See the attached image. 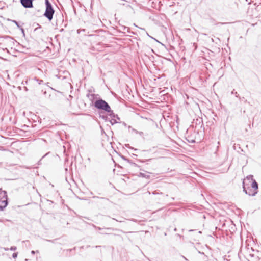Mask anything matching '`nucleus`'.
Here are the masks:
<instances>
[{
	"label": "nucleus",
	"instance_id": "cd10ccee",
	"mask_svg": "<svg viewBox=\"0 0 261 261\" xmlns=\"http://www.w3.org/2000/svg\"><path fill=\"white\" fill-rule=\"evenodd\" d=\"M125 29H127V30H128V29L126 27H124V30H125Z\"/></svg>",
	"mask_w": 261,
	"mask_h": 261
},
{
	"label": "nucleus",
	"instance_id": "ddd939ff",
	"mask_svg": "<svg viewBox=\"0 0 261 261\" xmlns=\"http://www.w3.org/2000/svg\"><path fill=\"white\" fill-rule=\"evenodd\" d=\"M16 249V247L15 246H12L11 248H10V250H12V251H14Z\"/></svg>",
	"mask_w": 261,
	"mask_h": 261
},
{
	"label": "nucleus",
	"instance_id": "f03ea898",
	"mask_svg": "<svg viewBox=\"0 0 261 261\" xmlns=\"http://www.w3.org/2000/svg\"><path fill=\"white\" fill-rule=\"evenodd\" d=\"M249 187H251V188H258L257 182L253 179V176L252 175L247 176L244 178L243 181V188L244 190L248 189Z\"/></svg>",
	"mask_w": 261,
	"mask_h": 261
},
{
	"label": "nucleus",
	"instance_id": "aec40b11",
	"mask_svg": "<svg viewBox=\"0 0 261 261\" xmlns=\"http://www.w3.org/2000/svg\"><path fill=\"white\" fill-rule=\"evenodd\" d=\"M159 194V193L157 192L156 191L152 192V194H153V195H155V194Z\"/></svg>",
	"mask_w": 261,
	"mask_h": 261
},
{
	"label": "nucleus",
	"instance_id": "6e6552de",
	"mask_svg": "<svg viewBox=\"0 0 261 261\" xmlns=\"http://www.w3.org/2000/svg\"><path fill=\"white\" fill-rule=\"evenodd\" d=\"M139 177H144V178H147V179L150 178V175H148V174H145V173H141V172H140L139 173Z\"/></svg>",
	"mask_w": 261,
	"mask_h": 261
},
{
	"label": "nucleus",
	"instance_id": "4be33fe9",
	"mask_svg": "<svg viewBox=\"0 0 261 261\" xmlns=\"http://www.w3.org/2000/svg\"><path fill=\"white\" fill-rule=\"evenodd\" d=\"M113 219L115 220L116 221H117V222H122V221H121V220H117V219H116L115 218H113Z\"/></svg>",
	"mask_w": 261,
	"mask_h": 261
},
{
	"label": "nucleus",
	"instance_id": "b1692460",
	"mask_svg": "<svg viewBox=\"0 0 261 261\" xmlns=\"http://www.w3.org/2000/svg\"><path fill=\"white\" fill-rule=\"evenodd\" d=\"M24 90H25L26 91H28V88H27V87H24Z\"/></svg>",
	"mask_w": 261,
	"mask_h": 261
},
{
	"label": "nucleus",
	"instance_id": "f3484780",
	"mask_svg": "<svg viewBox=\"0 0 261 261\" xmlns=\"http://www.w3.org/2000/svg\"><path fill=\"white\" fill-rule=\"evenodd\" d=\"M5 221H10V220H8V219H6V220H5ZM0 222H4V220H2V219H0Z\"/></svg>",
	"mask_w": 261,
	"mask_h": 261
},
{
	"label": "nucleus",
	"instance_id": "f8f14e48",
	"mask_svg": "<svg viewBox=\"0 0 261 261\" xmlns=\"http://www.w3.org/2000/svg\"><path fill=\"white\" fill-rule=\"evenodd\" d=\"M35 80L38 82L39 85H41V84H43V81L42 80H39V79H36V78L35 79Z\"/></svg>",
	"mask_w": 261,
	"mask_h": 261
},
{
	"label": "nucleus",
	"instance_id": "a878e982",
	"mask_svg": "<svg viewBox=\"0 0 261 261\" xmlns=\"http://www.w3.org/2000/svg\"><path fill=\"white\" fill-rule=\"evenodd\" d=\"M182 257L186 260H188V259L184 256H182Z\"/></svg>",
	"mask_w": 261,
	"mask_h": 261
},
{
	"label": "nucleus",
	"instance_id": "0eeeda50",
	"mask_svg": "<svg viewBox=\"0 0 261 261\" xmlns=\"http://www.w3.org/2000/svg\"><path fill=\"white\" fill-rule=\"evenodd\" d=\"M107 112L109 113V116H110L111 119L116 118L118 120H120V118L118 117V116L117 115L115 114L113 112V111L111 110V108H110V111Z\"/></svg>",
	"mask_w": 261,
	"mask_h": 261
},
{
	"label": "nucleus",
	"instance_id": "39448f33",
	"mask_svg": "<svg viewBox=\"0 0 261 261\" xmlns=\"http://www.w3.org/2000/svg\"><path fill=\"white\" fill-rule=\"evenodd\" d=\"M258 188H251V187H249L248 189H246L245 190L243 189V191L246 194L249 196H254L257 193Z\"/></svg>",
	"mask_w": 261,
	"mask_h": 261
},
{
	"label": "nucleus",
	"instance_id": "2eb2a0df",
	"mask_svg": "<svg viewBox=\"0 0 261 261\" xmlns=\"http://www.w3.org/2000/svg\"><path fill=\"white\" fill-rule=\"evenodd\" d=\"M231 93L232 94H235L236 96L237 97L239 96V95L238 94L237 92H234V90L233 91H232Z\"/></svg>",
	"mask_w": 261,
	"mask_h": 261
},
{
	"label": "nucleus",
	"instance_id": "c85d7f7f",
	"mask_svg": "<svg viewBox=\"0 0 261 261\" xmlns=\"http://www.w3.org/2000/svg\"><path fill=\"white\" fill-rule=\"evenodd\" d=\"M119 231H121V232H124L122 230H119Z\"/></svg>",
	"mask_w": 261,
	"mask_h": 261
},
{
	"label": "nucleus",
	"instance_id": "1a4fd4ad",
	"mask_svg": "<svg viewBox=\"0 0 261 261\" xmlns=\"http://www.w3.org/2000/svg\"><path fill=\"white\" fill-rule=\"evenodd\" d=\"M117 120H118L116 118H115L111 119L110 120H109V121L111 123V124L113 125L117 123H118Z\"/></svg>",
	"mask_w": 261,
	"mask_h": 261
},
{
	"label": "nucleus",
	"instance_id": "4468645a",
	"mask_svg": "<svg viewBox=\"0 0 261 261\" xmlns=\"http://www.w3.org/2000/svg\"><path fill=\"white\" fill-rule=\"evenodd\" d=\"M17 256V253H14L12 255V257L14 258H16Z\"/></svg>",
	"mask_w": 261,
	"mask_h": 261
},
{
	"label": "nucleus",
	"instance_id": "412c9836",
	"mask_svg": "<svg viewBox=\"0 0 261 261\" xmlns=\"http://www.w3.org/2000/svg\"><path fill=\"white\" fill-rule=\"evenodd\" d=\"M133 131H134L136 134H138V132H139V131H138V130H136V129H133Z\"/></svg>",
	"mask_w": 261,
	"mask_h": 261
},
{
	"label": "nucleus",
	"instance_id": "bb28decb",
	"mask_svg": "<svg viewBox=\"0 0 261 261\" xmlns=\"http://www.w3.org/2000/svg\"><path fill=\"white\" fill-rule=\"evenodd\" d=\"M24 242H29V241L28 240H27V241H24Z\"/></svg>",
	"mask_w": 261,
	"mask_h": 261
},
{
	"label": "nucleus",
	"instance_id": "6ab92c4d",
	"mask_svg": "<svg viewBox=\"0 0 261 261\" xmlns=\"http://www.w3.org/2000/svg\"><path fill=\"white\" fill-rule=\"evenodd\" d=\"M138 134L140 135V136H142L143 135V133L142 132H139Z\"/></svg>",
	"mask_w": 261,
	"mask_h": 261
},
{
	"label": "nucleus",
	"instance_id": "a211bd4d",
	"mask_svg": "<svg viewBox=\"0 0 261 261\" xmlns=\"http://www.w3.org/2000/svg\"><path fill=\"white\" fill-rule=\"evenodd\" d=\"M131 164H132V165L133 166H134V167H137V166H138L137 164H136V163H131Z\"/></svg>",
	"mask_w": 261,
	"mask_h": 261
},
{
	"label": "nucleus",
	"instance_id": "393cba45",
	"mask_svg": "<svg viewBox=\"0 0 261 261\" xmlns=\"http://www.w3.org/2000/svg\"><path fill=\"white\" fill-rule=\"evenodd\" d=\"M95 247V248H100V247H101V246H96Z\"/></svg>",
	"mask_w": 261,
	"mask_h": 261
},
{
	"label": "nucleus",
	"instance_id": "423d86ee",
	"mask_svg": "<svg viewBox=\"0 0 261 261\" xmlns=\"http://www.w3.org/2000/svg\"><path fill=\"white\" fill-rule=\"evenodd\" d=\"M20 3L25 8L33 7V0H20Z\"/></svg>",
	"mask_w": 261,
	"mask_h": 261
},
{
	"label": "nucleus",
	"instance_id": "20e7f679",
	"mask_svg": "<svg viewBox=\"0 0 261 261\" xmlns=\"http://www.w3.org/2000/svg\"><path fill=\"white\" fill-rule=\"evenodd\" d=\"M0 194L2 199H3L0 201V210L3 211L8 203L7 192L5 191H2Z\"/></svg>",
	"mask_w": 261,
	"mask_h": 261
},
{
	"label": "nucleus",
	"instance_id": "9b49d317",
	"mask_svg": "<svg viewBox=\"0 0 261 261\" xmlns=\"http://www.w3.org/2000/svg\"><path fill=\"white\" fill-rule=\"evenodd\" d=\"M100 117L102 118L103 120L107 121L108 120V116L105 115H101L100 114Z\"/></svg>",
	"mask_w": 261,
	"mask_h": 261
},
{
	"label": "nucleus",
	"instance_id": "5701e85b",
	"mask_svg": "<svg viewBox=\"0 0 261 261\" xmlns=\"http://www.w3.org/2000/svg\"><path fill=\"white\" fill-rule=\"evenodd\" d=\"M35 252H35V251L32 250V251H31V254L34 255V254H35Z\"/></svg>",
	"mask_w": 261,
	"mask_h": 261
},
{
	"label": "nucleus",
	"instance_id": "f257e3e1",
	"mask_svg": "<svg viewBox=\"0 0 261 261\" xmlns=\"http://www.w3.org/2000/svg\"><path fill=\"white\" fill-rule=\"evenodd\" d=\"M45 11L43 15L50 21L53 18L55 10L49 0H45Z\"/></svg>",
	"mask_w": 261,
	"mask_h": 261
},
{
	"label": "nucleus",
	"instance_id": "dca6fc26",
	"mask_svg": "<svg viewBox=\"0 0 261 261\" xmlns=\"http://www.w3.org/2000/svg\"><path fill=\"white\" fill-rule=\"evenodd\" d=\"M27 83H28V80H26V81L25 82L22 81L21 84L22 85H25V84H27Z\"/></svg>",
	"mask_w": 261,
	"mask_h": 261
},
{
	"label": "nucleus",
	"instance_id": "9d476101",
	"mask_svg": "<svg viewBox=\"0 0 261 261\" xmlns=\"http://www.w3.org/2000/svg\"><path fill=\"white\" fill-rule=\"evenodd\" d=\"M13 22L17 26L18 28H19L21 29L22 32L24 34V29L19 25L18 22L16 21V20H13Z\"/></svg>",
	"mask_w": 261,
	"mask_h": 261
},
{
	"label": "nucleus",
	"instance_id": "7ed1b4c3",
	"mask_svg": "<svg viewBox=\"0 0 261 261\" xmlns=\"http://www.w3.org/2000/svg\"><path fill=\"white\" fill-rule=\"evenodd\" d=\"M94 106L99 110H102L106 112L110 111V106L104 100L99 99L95 101Z\"/></svg>",
	"mask_w": 261,
	"mask_h": 261
}]
</instances>
